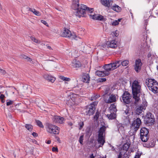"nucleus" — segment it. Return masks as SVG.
Returning <instances> with one entry per match:
<instances>
[{"label": "nucleus", "instance_id": "1", "mask_svg": "<svg viewBox=\"0 0 158 158\" xmlns=\"http://www.w3.org/2000/svg\"><path fill=\"white\" fill-rule=\"evenodd\" d=\"M79 0H73L72 5V9L75 10L74 15L80 18L83 16L86 12L92 13L94 10L93 8H89L83 4L79 5Z\"/></svg>", "mask_w": 158, "mask_h": 158}, {"label": "nucleus", "instance_id": "2", "mask_svg": "<svg viewBox=\"0 0 158 158\" xmlns=\"http://www.w3.org/2000/svg\"><path fill=\"white\" fill-rule=\"evenodd\" d=\"M119 64L120 62L119 61H115V62L104 65L102 68L104 69V71L108 76L110 74V71H113L119 67Z\"/></svg>", "mask_w": 158, "mask_h": 158}, {"label": "nucleus", "instance_id": "3", "mask_svg": "<svg viewBox=\"0 0 158 158\" xmlns=\"http://www.w3.org/2000/svg\"><path fill=\"white\" fill-rule=\"evenodd\" d=\"M98 103V102H94L89 105L86 106L84 110V114L86 115H92L94 113L96 106Z\"/></svg>", "mask_w": 158, "mask_h": 158}, {"label": "nucleus", "instance_id": "4", "mask_svg": "<svg viewBox=\"0 0 158 158\" xmlns=\"http://www.w3.org/2000/svg\"><path fill=\"white\" fill-rule=\"evenodd\" d=\"M47 131L53 134H58L60 132V128L58 127L49 123H47Z\"/></svg>", "mask_w": 158, "mask_h": 158}, {"label": "nucleus", "instance_id": "5", "mask_svg": "<svg viewBox=\"0 0 158 158\" xmlns=\"http://www.w3.org/2000/svg\"><path fill=\"white\" fill-rule=\"evenodd\" d=\"M149 131L148 129L145 127L141 128L140 130V136L141 140L144 142H147L149 139Z\"/></svg>", "mask_w": 158, "mask_h": 158}, {"label": "nucleus", "instance_id": "6", "mask_svg": "<svg viewBox=\"0 0 158 158\" xmlns=\"http://www.w3.org/2000/svg\"><path fill=\"white\" fill-rule=\"evenodd\" d=\"M141 123V121L140 119L138 118L133 121L131 126V129L133 131V132H136L139 129Z\"/></svg>", "mask_w": 158, "mask_h": 158}, {"label": "nucleus", "instance_id": "7", "mask_svg": "<svg viewBox=\"0 0 158 158\" xmlns=\"http://www.w3.org/2000/svg\"><path fill=\"white\" fill-rule=\"evenodd\" d=\"M132 94H139L140 92L141 86L137 81H134L132 85Z\"/></svg>", "mask_w": 158, "mask_h": 158}, {"label": "nucleus", "instance_id": "8", "mask_svg": "<svg viewBox=\"0 0 158 158\" xmlns=\"http://www.w3.org/2000/svg\"><path fill=\"white\" fill-rule=\"evenodd\" d=\"M61 36L65 37L71 38L72 39H75L77 36L76 35H72L71 31L68 29L65 28L62 32Z\"/></svg>", "mask_w": 158, "mask_h": 158}, {"label": "nucleus", "instance_id": "9", "mask_svg": "<svg viewBox=\"0 0 158 158\" xmlns=\"http://www.w3.org/2000/svg\"><path fill=\"white\" fill-rule=\"evenodd\" d=\"M131 96L127 92H124L123 95L122 99L124 103L128 104L130 102Z\"/></svg>", "mask_w": 158, "mask_h": 158}, {"label": "nucleus", "instance_id": "10", "mask_svg": "<svg viewBox=\"0 0 158 158\" xmlns=\"http://www.w3.org/2000/svg\"><path fill=\"white\" fill-rule=\"evenodd\" d=\"M142 65V63L140 59H138L136 60L134 69L137 72H139V71L141 69Z\"/></svg>", "mask_w": 158, "mask_h": 158}, {"label": "nucleus", "instance_id": "11", "mask_svg": "<svg viewBox=\"0 0 158 158\" xmlns=\"http://www.w3.org/2000/svg\"><path fill=\"white\" fill-rule=\"evenodd\" d=\"M106 45L108 48H115L117 47V42L113 40L107 42Z\"/></svg>", "mask_w": 158, "mask_h": 158}, {"label": "nucleus", "instance_id": "12", "mask_svg": "<svg viewBox=\"0 0 158 158\" xmlns=\"http://www.w3.org/2000/svg\"><path fill=\"white\" fill-rule=\"evenodd\" d=\"M148 88L154 94H157L158 93V82H155L154 85Z\"/></svg>", "mask_w": 158, "mask_h": 158}, {"label": "nucleus", "instance_id": "13", "mask_svg": "<svg viewBox=\"0 0 158 158\" xmlns=\"http://www.w3.org/2000/svg\"><path fill=\"white\" fill-rule=\"evenodd\" d=\"M157 82L156 80L153 79H146V84L148 87V88L151 87L152 85H154V83Z\"/></svg>", "mask_w": 158, "mask_h": 158}, {"label": "nucleus", "instance_id": "14", "mask_svg": "<svg viewBox=\"0 0 158 158\" xmlns=\"http://www.w3.org/2000/svg\"><path fill=\"white\" fill-rule=\"evenodd\" d=\"M43 77L44 79L52 83L56 79L54 77L47 73L44 74L43 76Z\"/></svg>", "mask_w": 158, "mask_h": 158}, {"label": "nucleus", "instance_id": "15", "mask_svg": "<svg viewBox=\"0 0 158 158\" xmlns=\"http://www.w3.org/2000/svg\"><path fill=\"white\" fill-rule=\"evenodd\" d=\"M101 2L104 6L110 7L112 3V1L110 0H101Z\"/></svg>", "mask_w": 158, "mask_h": 158}, {"label": "nucleus", "instance_id": "16", "mask_svg": "<svg viewBox=\"0 0 158 158\" xmlns=\"http://www.w3.org/2000/svg\"><path fill=\"white\" fill-rule=\"evenodd\" d=\"M64 120V118L63 117L60 116H56L54 118L53 121L55 123L61 124L63 123Z\"/></svg>", "mask_w": 158, "mask_h": 158}, {"label": "nucleus", "instance_id": "17", "mask_svg": "<svg viewBox=\"0 0 158 158\" xmlns=\"http://www.w3.org/2000/svg\"><path fill=\"white\" fill-rule=\"evenodd\" d=\"M81 63L78 60H74L72 63V66L75 68H78L81 66Z\"/></svg>", "mask_w": 158, "mask_h": 158}, {"label": "nucleus", "instance_id": "18", "mask_svg": "<svg viewBox=\"0 0 158 158\" xmlns=\"http://www.w3.org/2000/svg\"><path fill=\"white\" fill-rule=\"evenodd\" d=\"M89 75L87 73H83L82 75V81L84 82L89 83L90 80Z\"/></svg>", "mask_w": 158, "mask_h": 158}, {"label": "nucleus", "instance_id": "19", "mask_svg": "<svg viewBox=\"0 0 158 158\" xmlns=\"http://www.w3.org/2000/svg\"><path fill=\"white\" fill-rule=\"evenodd\" d=\"M133 98L135 100L134 104L136 105L140 101L139 94H133Z\"/></svg>", "mask_w": 158, "mask_h": 158}, {"label": "nucleus", "instance_id": "20", "mask_svg": "<svg viewBox=\"0 0 158 158\" xmlns=\"http://www.w3.org/2000/svg\"><path fill=\"white\" fill-rule=\"evenodd\" d=\"M98 143L100 144L99 147H102L105 142V140L103 136H98Z\"/></svg>", "mask_w": 158, "mask_h": 158}, {"label": "nucleus", "instance_id": "21", "mask_svg": "<svg viewBox=\"0 0 158 158\" xmlns=\"http://www.w3.org/2000/svg\"><path fill=\"white\" fill-rule=\"evenodd\" d=\"M95 74L98 76L100 77H103L108 76L104 70L102 71H97L95 72Z\"/></svg>", "mask_w": 158, "mask_h": 158}, {"label": "nucleus", "instance_id": "22", "mask_svg": "<svg viewBox=\"0 0 158 158\" xmlns=\"http://www.w3.org/2000/svg\"><path fill=\"white\" fill-rule=\"evenodd\" d=\"M116 101V97L115 95L111 94V95L108 100H107L106 102L107 103H112L114 102H115Z\"/></svg>", "mask_w": 158, "mask_h": 158}, {"label": "nucleus", "instance_id": "23", "mask_svg": "<svg viewBox=\"0 0 158 158\" xmlns=\"http://www.w3.org/2000/svg\"><path fill=\"white\" fill-rule=\"evenodd\" d=\"M106 127L105 126L102 127L99 130L98 136H103V133L106 131Z\"/></svg>", "mask_w": 158, "mask_h": 158}, {"label": "nucleus", "instance_id": "24", "mask_svg": "<svg viewBox=\"0 0 158 158\" xmlns=\"http://www.w3.org/2000/svg\"><path fill=\"white\" fill-rule=\"evenodd\" d=\"M53 61L51 60H45L44 64L47 66H51L54 64Z\"/></svg>", "mask_w": 158, "mask_h": 158}, {"label": "nucleus", "instance_id": "25", "mask_svg": "<svg viewBox=\"0 0 158 158\" xmlns=\"http://www.w3.org/2000/svg\"><path fill=\"white\" fill-rule=\"evenodd\" d=\"M116 61H118L119 62V66H120L121 64L123 66H126L128 65L129 64V61L128 60H124L122 61L120 60H116Z\"/></svg>", "mask_w": 158, "mask_h": 158}, {"label": "nucleus", "instance_id": "26", "mask_svg": "<svg viewBox=\"0 0 158 158\" xmlns=\"http://www.w3.org/2000/svg\"><path fill=\"white\" fill-rule=\"evenodd\" d=\"M145 121L146 123H153L155 122V118L154 117L146 118Z\"/></svg>", "mask_w": 158, "mask_h": 158}, {"label": "nucleus", "instance_id": "27", "mask_svg": "<svg viewBox=\"0 0 158 158\" xmlns=\"http://www.w3.org/2000/svg\"><path fill=\"white\" fill-rule=\"evenodd\" d=\"M110 114H108L107 116L110 119H114L115 118V112H110Z\"/></svg>", "mask_w": 158, "mask_h": 158}, {"label": "nucleus", "instance_id": "28", "mask_svg": "<svg viewBox=\"0 0 158 158\" xmlns=\"http://www.w3.org/2000/svg\"><path fill=\"white\" fill-rule=\"evenodd\" d=\"M110 7L113 10L117 12H119L121 10V8L116 5H115L111 7V6Z\"/></svg>", "mask_w": 158, "mask_h": 158}, {"label": "nucleus", "instance_id": "29", "mask_svg": "<svg viewBox=\"0 0 158 158\" xmlns=\"http://www.w3.org/2000/svg\"><path fill=\"white\" fill-rule=\"evenodd\" d=\"M143 110H145V109L143 108L141 106H140L139 107H137L135 111V113L136 114L138 115L142 113Z\"/></svg>", "mask_w": 158, "mask_h": 158}, {"label": "nucleus", "instance_id": "30", "mask_svg": "<svg viewBox=\"0 0 158 158\" xmlns=\"http://www.w3.org/2000/svg\"><path fill=\"white\" fill-rule=\"evenodd\" d=\"M110 112H116L117 111L116 106L114 104H112L110 106Z\"/></svg>", "mask_w": 158, "mask_h": 158}, {"label": "nucleus", "instance_id": "31", "mask_svg": "<svg viewBox=\"0 0 158 158\" xmlns=\"http://www.w3.org/2000/svg\"><path fill=\"white\" fill-rule=\"evenodd\" d=\"M29 10L32 12L35 15L38 16L41 15L40 13L38 11H37L34 9H32L31 8H28Z\"/></svg>", "mask_w": 158, "mask_h": 158}, {"label": "nucleus", "instance_id": "32", "mask_svg": "<svg viewBox=\"0 0 158 158\" xmlns=\"http://www.w3.org/2000/svg\"><path fill=\"white\" fill-rule=\"evenodd\" d=\"M25 127L28 131H31L33 129V127L30 124H26L25 125Z\"/></svg>", "mask_w": 158, "mask_h": 158}, {"label": "nucleus", "instance_id": "33", "mask_svg": "<svg viewBox=\"0 0 158 158\" xmlns=\"http://www.w3.org/2000/svg\"><path fill=\"white\" fill-rule=\"evenodd\" d=\"M100 97L99 95H94L91 98L90 100L91 101L95 100L97 98H98Z\"/></svg>", "mask_w": 158, "mask_h": 158}, {"label": "nucleus", "instance_id": "34", "mask_svg": "<svg viewBox=\"0 0 158 158\" xmlns=\"http://www.w3.org/2000/svg\"><path fill=\"white\" fill-rule=\"evenodd\" d=\"M129 147V146L128 144L125 143L123 145L122 148L123 150L127 151Z\"/></svg>", "mask_w": 158, "mask_h": 158}, {"label": "nucleus", "instance_id": "35", "mask_svg": "<svg viewBox=\"0 0 158 158\" xmlns=\"http://www.w3.org/2000/svg\"><path fill=\"white\" fill-rule=\"evenodd\" d=\"M35 122L37 125L38 126L41 128H44V126L41 121L39 120H36Z\"/></svg>", "mask_w": 158, "mask_h": 158}, {"label": "nucleus", "instance_id": "36", "mask_svg": "<svg viewBox=\"0 0 158 158\" xmlns=\"http://www.w3.org/2000/svg\"><path fill=\"white\" fill-rule=\"evenodd\" d=\"M82 46H83V48L82 51L84 52H86V50L88 49L89 47L85 44H82Z\"/></svg>", "mask_w": 158, "mask_h": 158}, {"label": "nucleus", "instance_id": "37", "mask_svg": "<svg viewBox=\"0 0 158 158\" xmlns=\"http://www.w3.org/2000/svg\"><path fill=\"white\" fill-rule=\"evenodd\" d=\"M60 78L65 81H69L71 79L69 78L65 77L63 76H60Z\"/></svg>", "mask_w": 158, "mask_h": 158}, {"label": "nucleus", "instance_id": "38", "mask_svg": "<svg viewBox=\"0 0 158 158\" xmlns=\"http://www.w3.org/2000/svg\"><path fill=\"white\" fill-rule=\"evenodd\" d=\"M147 102L146 100L143 101L142 102V104L140 105L143 108L145 109L146 108V107L147 106Z\"/></svg>", "mask_w": 158, "mask_h": 158}, {"label": "nucleus", "instance_id": "39", "mask_svg": "<svg viewBox=\"0 0 158 158\" xmlns=\"http://www.w3.org/2000/svg\"><path fill=\"white\" fill-rule=\"evenodd\" d=\"M89 16L90 18L94 19V20H96L97 18L96 17L98 16V15L95 14H94V15H89Z\"/></svg>", "mask_w": 158, "mask_h": 158}, {"label": "nucleus", "instance_id": "40", "mask_svg": "<svg viewBox=\"0 0 158 158\" xmlns=\"http://www.w3.org/2000/svg\"><path fill=\"white\" fill-rule=\"evenodd\" d=\"M78 125L79 126V129L81 130L83 127L84 125V123L83 122H80L78 123Z\"/></svg>", "mask_w": 158, "mask_h": 158}, {"label": "nucleus", "instance_id": "41", "mask_svg": "<svg viewBox=\"0 0 158 158\" xmlns=\"http://www.w3.org/2000/svg\"><path fill=\"white\" fill-rule=\"evenodd\" d=\"M154 115L150 112H148L146 114V118L154 117Z\"/></svg>", "mask_w": 158, "mask_h": 158}, {"label": "nucleus", "instance_id": "42", "mask_svg": "<svg viewBox=\"0 0 158 158\" xmlns=\"http://www.w3.org/2000/svg\"><path fill=\"white\" fill-rule=\"evenodd\" d=\"M30 38L32 41L36 43H39V41L38 40H37V39L32 36H31L30 37Z\"/></svg>", "mask_w": 158, "mask_h": 158}, {"label": "nucleus", "instance_id": "43", "mask_svg": "<svg viewBox=\"0 0 158 158\" xmlns=\"http://www.w3.org/2000/svg\"><path fill=\"white\" fill-rule=\"evenodd\" d=\"M141 153H140V152H137L136 153L134 158H140L141 156Z\"/></svg>", "mask_w": 158, "mask_h": 158}, {"label": "nucleus", "instance_id": "44", "mask_svg": "<svg viewBox=\"0 0 158 158\" xmlns=\"http://www.w3.org/2000/svg\"><path fill=\"white\" fill-rule=\"evenodd\" d=\"M99 113L98 112H96L95 114V115L94 117V119H96V120H97L98 119L99 117Z\"/></svg>", "mask_w": 158, "mask_h": 158}, {"label": "nucleus", "instance_id": "45", "mask_svg": "<svg viewBox=\"0 0 158 158\" xmlns=\"http://www.w3.org/2000/svg\"><path fill=\"white\" fill-rule=\"evenodd\" d=\"M97 19L96 20H102L103 19V16L102 15H98V16L96 17Z\"/></svg>", "mask_w": 158, "mask_h": 158}, {"label": "nucleus", "instance_id": "46", "mask_svg": "<svg viewBox=\"0 0 158 158\" xmlns=\"http://www.w3.org/2000/svg\"><path fill=\"white\" fill-rule=\"evenodd\" d=\"M119 35L118 32L117 31H115V32H113L112 35L113 36L117 37Z\"/></svg>", "mask_w": 158, "mask_h": 158}, {"label": "nucleus", "instance_id": "47", "mask_svg": "<svg viewBox=\"0 0 158 158\" xmlns=\"http://www.w3.org/2000/svg\"><path fill=\"white\" fill-rule=\"evenodd\" d=\"M83 135H81L80 137L79 138V141L80 143L81 144H82L83 140Z\"/></svg>", "mask_w": 158, "mask_h": 158}, {"label": "nucleus", "instance_id": "48", "mask_svg": "<svg viewBox=\"0 0 158 158\" xmlns=\"http://www.w3.org/2000/svg\"><path fill=\"white\" fill-rule=\"evenodd\" d=\"M13 101L10 100H9L8 102H6V105L7 106H9L10 105H12L13 103Z\"/></svg>", "mask_w": 158, "mask_h": 158}, {"label": "nucleus", "instance_id": "49", "mask_svg": "<svg viewBox=\"0 0 158 158\" xmlns=\"http://www.w3.org/2000/svg\"><path fill=\"white\" fill-rule=\"evenodd\" d=\"M41 22L42 23L44 24V25H45L47 27H48V25L47 23L45 21L42 20H41Z\"/></svg>", "mask_w": 158, "mask_h": 158}, {"label": "nucleus", "instance_id": "50", "mask_svg": "<svg viewBox=\"0 0 158 158\" xmlns=\"http://www.w3.org/2000/svg\"><path fill=\"white\" fill-rule=\"evenodd\" d=\"M118 23H119V22H118V21L117 20H115V21H114L113 22L112 25H113L116 26V25H118Z\"/></svg>", "mask_w": 158, "mask_h": 158}, {"label": "nucleus", "instance_id": "51", "mask_svg": "<svg viewBox=\"0 0 158 158\" xmlns=\"http://www.w3.org/2000/svg\"><path fill=\"white\" fill-rule=\"evenodd\" d=\"M26 60H27V61L30 62V63L32 64L33 63L32 59L29 57H28L27 58Z\"/></svg>", "mask_w": 158, "mask_h": 158}, {"label": "nucleus", "instance_id": "52", "mask_svg": "<svg viewBox=\"0 0 158 158\" xmlns=\"http://www.w3.org/2000/svg\"><path fill=\"white\" fill-rule=\"evenodd\" d=\"M52 151L53 152H58V149L57 148L53 147L52 149Z\"/></svg>", "mask_w": 158, "mask_h": 158}, {"label": "nucleus", "instance_id": "53", "mask_svg": "<svg viewBox=\"0 0 158 158\" xmlns=\"http://www.w3.org/2000/svg\"><path fill=\"white\" fill-rule=\"evenodd\" d=\"M125 113L127 115H129V110L128 109V108H127L126 110H125Z\"/></svg>", "mask_w": 158, "mask_h": 158}, {"label": "nucleus", "instance_id": "54", "mask_svg": "<svg viewBox=\"0 0 158 158\" xmlns=\"http://www.w3.org/2000/svg\"><path fill=\"white\" fill-rule=\"evenodd\" d=\"M106 81V79L105 78H101L99 79V81L100 82H102L105 81Z\"/></svg>", "mask_w": 158, "mask_h": 158}, {"label": "nucleus", "instance_id": "55", "mask_svg": "<svg viewBox=\"0 0 158 158\" xmlns=\"http://www.w3.org/2000/svg\"><path fill=\"white\" fill-rule=\"evenodd\" d=\"M32 135L34 137H36L38 136V134L37 133L35 132H33L32 133Z\"/></svg>", "mask_w": 158, "mask_h": 158}, {"label": "nucleus", "instance_id": "56", "mask_svg": "<svg viewBox=\"0 0 158 158\" xmlns=\"http://www.w3.org/2000/svg\"><path fill=\"white\" fill-rule=\"evenodd\" d=\"M22 57L23 58L26 59H27L28 57V56L24 55H22Z\"/></svg>", "mask_w": 158, "mask_h": 158}, {"label": "nucleus", "instance_id": "57", "mask_svg": "<svg viewBox=\"0 0 158 158\" xmlns=\"http://www.w3.org/2000/svg\"><path fill=\"white\" fill-rule=\"evenodd\" d=\"M4 98H5V96L4 95L2 94L0 95V98L1 99H4Z\"/></svg>", "mask_w": 158, "mask_h": 158}, {"label": "nucleus", "instance_id": "58", "mask_svg": "<svg viewBox=\"0 0 158 158\" xmlns=\"http://www.w3.org/2000/svg\"><path fill=\"white\" fill-rule=\"evenodd\" d=\"M55 138L57 139V141L59 142H60V140L58 136H56Z\"/></svg>", "mask_w": 158, "mask_h": 158}, {"label": "nucleus", "instance_id": "59", "mask_svg": "<svg viewBox=\"0 0 158 158\" xmlns=\"http://www.w3.org/2000/svg\"><path fill=\"white\" fill-rule=\"evenodd\" d=\"M122 156V154L121 152H120L118 156V158H121Z\"/></svg>", "mask_w": 158, "mask_h": 158}, {"label": "nucleus", "instance_id": "60", "mask_svg": "<svg viewBox=\"0 0 158 158\" xmlns=\"http://www.w3.org/2000/svg\"><path fill=\"white\" fill-rule=\"evenodd\" d=\"M109 91V89H107L105 91L104 95L107 94L108 93Z\"/></svg>", "mask_w": 158, "mask_h": 158}, {"label": "nucleus", "instance_id": "61", "mask_svg": "<svg viewBox=\"0 0 158 158\" xmlns=\"http://www.w3.org/2000/svg\"><path fill=\"white\" fill-rule=\"evenodd\" d=\"M68 124L70 126H72L73 125V123L71 122L68 123Z\"/></svg>", "mask_w": 158, "mask_h": 158}, {"label": "nucleus", "instance_id": "62", "mask_svg": "<svg viewBox=\"0 0 158 158\" xmlns=\"http://www.w3.org/2000/svg\"><path fill=\"white\" fill-rule=\"evenodd\" d=\"M47 48L49 49H52V48L50 46H47Z\"/></svg>", "mask_w": 158, "mask_h": 158}, {"label": "nucleus", "instance_id": "63", "mask_svg": "<svg viewBox=\"0 0 158 158\" xmlns=\"http://www.w3.org/2000/svg\"><path fill=\"white\" fill-rule=\"evenodd\" d=\"M51 143V140H49L47 141V143L48 144H50Z\"/></svg>", "mask_w": 158, "mask_h": 158}, {"label": "nucleus", "instance_id": "64", "mask_svg": "<svg viewBox=\"0 0 158 158\" xmlns=\"http://www.w3.org/2000/svg\"><path fill=\"white\" fill-rule=\"evenodd\" d=\"M90 158H94L93 154L91 155Z\"/></svg>", "mask_w": 158, "mask_h": 158}]
</instances>
